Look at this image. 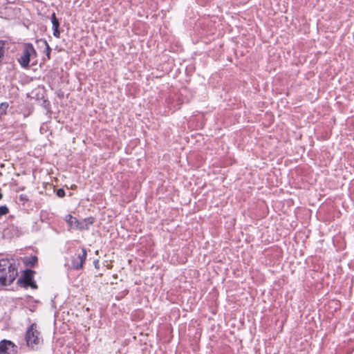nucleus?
Instances as JSON below:
<instances>
[{
    "instance_id": "f257e3e1",
    "label": "nucleus",
    "mask_w": 354,
    "mask_h": 354,
    "mask_svg": "<svg viewBox=\"0 0 354 354\" xmlns=\"http://www.w3.org/2000/svg\"><path fill=\"white\" fill-rule=\"evenodd\" d=\"M18 275L17 266L8 259L0 260V283L3 286L10 285Z\"/></svg>"
},
{
    "instance_id": "f03ea898",
    "label": "nucleus",
    "mask_w": 354,
    "mask_h": 354,
    "mask_svg": "<svg viewBox=\"0 0 354 354\" xmlns=\"http://www.w3.org/2000/svg\"><path fill=\"white\" fill-rule=\"evenodd\" d=\"M26 344L32 349H37L43 344V337L36 323H32L27 328L25 335Z\"/></svg>"
},
{
    "instance_id": "7ed1b4c3",
    "label": "nucleus",
    "mask_w": 354,
    "mask_h": 354,
    "mask_svg": "<svg viewBox=\"0 0 354 354\" xmlns=\"http://www.w3.org/2000/svg\"><path fill=\"white\" fill-rule=\"evenodd\" d=\"M37 53L31 43H25L23 46L22 53L17 58V62L24 68H28L30 66L31 58L37 57Z\"/></svg>"
},
{
    "instance_id": "20e7f679",
    "label": "nucleus",
    "mask_w": 354,
    "mask_h": 354,
    "mask_svg": "<svg viewBox=\"0 0 354 354\" xmlns=\"http://www.w3.org/2000/svg\"><path fill=\"white\" fill-rule=\"evenodd\" d=\"M35 272L31 269H26L23 271L20 277L17 279V284L21 287L32 289H37L38 286L34 280Z\"/></svg>"
},
{
    "instance_id": "39448f33",
    "label": "nucleus",
    "mask_w": 354,
    "mask_h": 354,
    "mask_svg": "<svg viewBox=\"0 0 354 354\" xmlns=\"http://www.w3.org/2000/svg\"><path fill=\"white\" fill-rule=\"evenodd\" d=\"M86 249L82 247L80 253H76L71 257V268L75 270H81L83 268V265L86 259Z\"/></svg>"
},
{
    "instance_id": "423d86ee",
    "label": "nucleus",
    "mask_w": 354,
    "mask_h": 354,
    "mask_svg": "<svg viewBox=\"0 0 354 354\" xmlns=\"http://www.w3.org/2000/svg\"><path fill=\"white\" fill-rule=\"evenodd\" d=\"M17 346L15 344L6 339L0 342V354H14Z\"/></svg>"
},
{
    "instance_id": "0eeeda50",
    "label": "nucleus",
    "mask_w": 354,
    "mask_h": 354,
    "mask_svg": "<svg viewBox=\"0 0 354 354\" xmlns=\"http://www.w3.org/2000/svg\"><path fill=\"white\" fill-rule=\"evenodd\" d=\"M50 20H51V23H52V28L53 30V34L56 38H59L60 37V29H59L60 23H59V19L56 17V14L55 12H53V14L51 15Z\"/></svg>"
},
{
    "instance_id": "6e6552de",
    "label": "nucleus",
    "mask_w": 354,
    "mask_h": 354,
    "mask_svg": "<svg viewBox=\"0 0 354 354\" xmlns=\"http://www.w3.org/2000/svg\"><path fill=\"white\" fill-rule=\"evenodd\" d=\"M22 261L26 266L35 267L38 261L37 256L25 257L22 259Z\"/></svg>"
},
{
    "instance_id": "1a4fd4ad",
    "label": "nucleus",
    "mask_w": 354,
    "mask_h": 354,
    "mask_svg": "<svg viewBox=\"0 0 354 354\" xmlns=\"http://www.w3.org/2000/svg\"><path fill=\"white\" fill-rule=\"evenodd\" d=\"M36 42L37 44H43L44 46L45 50H44V53L46 54V56L47 57V59H50V53L52 51L51 48L50 47L49 44H48L47 41L45 39H37Z\"/></svg>"
},
{
    "instance_id": "9d476101",
    "label": "nucleus",
    "mask_w": 354,
    "mask_h": 354,
    "mask_svg": "<svg viewBox=\"0 0 354 354\" xmlns=\"http://www.w3.org/2000/svg\"><path fill=\"white\" fill-rule=\"evenodd\" d=\"M65 220L70 227L77 229L80 221L76 217L73 216L71 214H67Z\"/></svg>"
},
{
    "instance_id": "9b49d317",
    "label": "nucleus",
    "mask_w": 354,
    "mask_h": 354,
    "mask_svg": "<svg viewBox=\"0 0 354 354\" xmlns=\"http://www.w3.org/2000/svg\"><path fill=\"white\" fill-rule=\"evenodd\" d=\"M8 106L9 104L8 102H2L0 104V120H1L2 116L6 114Z\"/></svg>"
},
{
    "instance_id": "f8f14e48",
    "label": "nucleus",
    "mask_w": 354,
    "mask_h": 354,
    "mask_svg": "<svg viewBox=\"0 0 354 354\" xmlns=\"http://www.w3.org/2000/svg\"><path fill=\"white\" fill-rule=\"evenodd\" d=\"M83 221H84V224L86 225L89 227L90 225H91L94 223L95 218L93 216H90V217L84 218Z\"/></svg>"
},
{
    "instance_id": "ddd939ff",
    "label": "nucleus",
    "mask_w": 354,
    "mask_h": 354,
    "mask_svg": "<svg viewBox=\"0 0 354 354\" xmlns=\"http://www.w3.org/2000/svg\"><path fill=\"white\" fill-rule=\"evenodd\" d=\"M9 212V209L6 205L0 206V217L6 215Z\"/></svg>"
},
{
    "instance_id": "4468645a",
    "label": "nucleus",
    "mask_w": 354,
    "mask_h": 354,
    "mask_svg": "<svg viewBox=\"0 0 354 354\" xmlns=\"http://www.w3.org/2000/svg\"><path fill=\"white\" fill-rule=\"evenodd\" d=\"M76 230H88V227L84 224V221H80L79 222V224L77 225V227Z\"/></svg>"
},
{
    "instance_id": "2eb2a0df",
    "label": "nucleus",
    "mask_w": 354,
    "mask_h": 354,
    "mask_svg": "<svg viewBox=\"0 0 354 354\" xmlns=\"http://www.w3.org/2000/svg\"><path fill=\"white\" fill-rule=\"evenodd\" d=\"M28 197L26 194H20L19 196V201L21 202L23 205L27 201H28Z\"/></svg>"
},
{
    "instance_id": "dca6fc26",
    "label": "nucleus",
    "mask_w": 354,
    "mask_h": 354,
    "mask_svg": "<svg viewBox=\"0 0 354 354\" xmlns=\"http://www.w3.org/2000/svg\"><path fill=\"white\" fill-rule=\"evenodd\" d=\"M56 194L58 197L63 198L65 196V191L64 189L59 188V189H57Z\"/></svg>"
},
{
    "instance_id": "f3484780",
    "label": "nucleus",
    "mask_w": 354,
    "mask_h": 354,
    "mask_svg": "<svg viewBox=\"0 0 354 354\" xmlns=\"http://www.w3.org/2000/svg\"><path fill=\"white\" fill-rule=\"evenodd\" d=\"M43 106H44V108H46V109H48V108H49V106H50V102H49V101H48V100H46V99H44V100H43Z\"/></svg>"
},
{
    "instance_id": "a211bd4d",
    "label": "nucleus",
    "mask_w": 354,
    "mask_h": 354,
    "mask_svg": "<svg viewBox=\"0 0 354 354\" xmlns=\"http://www.w3.org/2000/svg\"><path fill=\"white\" fill-rule=\"evenodd\" d=\"M15 230H16V232H15L16 236H19L21 234V231L17 227H15Z\"/></svg>"
},
{
    "instance_id": "6ab92c4d",
    "label": "nucleus",
    "mask_w": 354,
    "mask_h": 354,
    "mask_svg": "<svg viewBox=\"0 0 354 354\" xmlns=\"http://www.w3.org/2000/svg\"><path fill=\"white\" fill-rule=\"evenodd\" d=\"M94 265L96 268H99V261L98 260L94 261Z\"/></svg>"
},
{
    "instance_id": "aec40b11",
    "label": "nucleus",
    "mask_w": 354,
    "mask_h": 354,
    "mask_svg": "<svg viewBox=\"0 0 354 354\" xmlns=\"http://www.w3.org/2000/svg\"><path fill=\"white\" fill-rule=\"evenodd\" d=\"M39 47L40 48H42V47H44V46L43 45V44H38Z\"/></svg>"
},
{
    "instance_id": "412c9836",
    "label": "nucleus",
    "mask_w": 354,
    "mask_h": 354,
    "mask_svg": "<svg viewBox=\"0 0 354 354\" xmlns=\"http://www.w3.org/2000/svg\"><path fill=\"white\" fill-rule=\"evenodd\" d=\"M3 198V194H1V192H0V200Z\"/></svg>"
}]
</instances>
